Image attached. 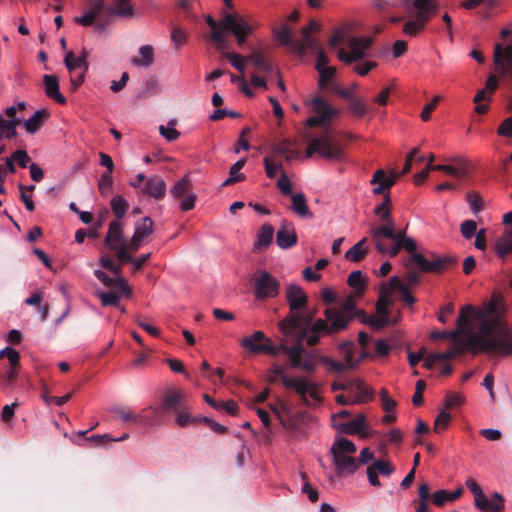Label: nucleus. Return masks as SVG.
<instances>
[{
    "label": "nucleus",
    "instance_id": "1",
    "mask_svg": "<svg viewBox=\"0 0 512 512\" xmlns=\"http://www.w3.org/2000/svg\"><path fill=\"white\" fill-rule=\"evenodd\" d=\"M431 339L460 341L473 353L483 351L500 356L512 355V330L504 320V310L496 303L476 313L471 306L463 307L457 318V329L434 331Z\"/></svg>",
    "mask_w": 512,
    "mask_h": 512
},
{
    "label": "nucleus",
    "instance_id": "2",
    "mask_svg": "<svg viewBox=\"0 0 512 512\" xmlns=\"http://www.w3.org/2000/svg\"><path fill=\"white\" fill-rule=\"evenodd\" d=\"M205 21L211 28L209 39L215 43L216 49L219 51L226 48L225 33L227 31L234 34L239 45H243L253 31L252 26L241 16L231 13H225L219 22L215 21L211 15H206Z\"/></svg>",
    "mask_w": 512,
    "mask_h": 512
},
{
    "label": "nucleus",
    "instance_id": "3",
    "mask_svg": "<svg viewBox=\"0 0 512 512\" xmlns=\"http://www.w3.org/2000/svg\"><path fill=\"white\" fill-rule=\"evenodd\" d=\"M403 249L410 254L405 263L406 268H410V265L414 264L422 272L442 273L457 263L456 257H441L429 251L426 253L417 252V244L410 237L403 240Z\"/></svg>",
    "mask_w": 512,
    "mask_h": 512
},
{
    "label": "nucleus",
    "instance_id": "4",
    "mask_svg": "<svg viewBox=\"0 0 512 512\" xmlns=\"http://www.w3.org/2000/svg\"><path fill=\"white\" fill-rule=\"evenodd\" d=\"M323 314L331 322L330 330L332 331H344L356 317H359L361 322L367 320L366 313L357 309L355 299L351 295L339 306L326 308Z\"/></svg>",
    "mask_w": 512,
    "mask_h": 512
},
{
    "label": "nucleus",
    "instance_id": "5",
    "mask_svg": "<svg viewBox=\"0 0 512 512\" xmlns=\"http://www.w3.org/2000/svg\"><path fill=\"white\" fill-rule=\"evenodd\" d=\"M355 444L347 438L336 439L331 446V454L337 476L352 475L359 468V461L353 455Z\"/></svg>",
    "mask_w": 512,
    "mask_h": 512
},
{
    "label": "nucleus",
    "instance_id": "6",
    "mask_svg": "<svg viewBox=\"0 0 512 512\" xmlns=\"http://www.w3.org/2000/svg\"><path fill=\"white\" fill-rule=\"evenodd\" d=\"M398 175L393 174L390 177L386 176L384 170H377L371 180V184L377 185L373 189V193L376 195L383 194V201L374 208V213L383 222L394 221L391 216V198L386 190L390 189L396 182Z\"/></svg>",
    "mask_w": 512,
    "mask_h": 512
},
{
    "label": "nucleus",
    "instance_id": "7",
    "mask_svg": "<svg viewBox=\"0 0 512 512\" xmlns=\"http://www.w3.org/2000/svg\"><path fill=\"white\" fill-rule=\"evenodd\" d=\"M417 10L415 17L403 26V32L411 37L416 36L425 29L426 24L437 13L438 4L435 0H414Z\"/></svg>",
    "mask_w": 512,
    "mask_h": 512
},
{
    "label": "nucleus",
    "instance_id": "8",
    "mask_svg": "<svg viewBox=\"0 0 512 512\" xmlns=\"http://www.w3.org/2000/svg\"><path fill=\"white\" fill-rule=\"evenodd\" d=\"M241 346L252 354H267L271 356H276L280 352L287 354L292 349V346L283 343L275 346L272 340L262 331H255L252 335L242 338Z\"/></svg>",
    "mask_w": 512,
    "mask_h": 512
},
{
    "label": "nucleus",
    "instance_id": "9",
    "mask_svg": "<svg viewBox=\"0 0 512 512\" xmlns=\"http://www.w3.org/2000/svg\"><path fill=\"white\" fill-rule=\"evenodd\" d=\"M305 153L306 157H311L314 153H318L327 160H341L344 157L342 145L328 134L313 138L308 144Z\"/></svg>",
    "mask_w": 512,
    "mask_h": 512
},
{
    "label": "nucleus",
    "instance_id": "10",
    "mask_svg": "<svg viewBox=\"0 0 512 512\" xmlns=\"http://www.w3.org/2000/svg\"><path fill=\"white\" fill-rule=\"evenodd\" d=\"M314 313H303L296 311L290 313L279 323V329L285 336L293 334L294 330H298L300 336H306L310 327L314 324Z\"/></svg>",
    "mask_w": 512,
    "mask_h": 512
},
{
    "label": "nucleus",
    "instance_id": "11",
    "mask_svg": "<svg viewBox=\"0 0 512 512\" xmlns=\"http://www.w3.org/2000/svg\"><path fill=\"white\" fill-rule=\"evenodd\" d=\"M253 282L254 295L257 299L274 298L279 294V281L265 270H257L253 276Z\"/></svg>",
    "mask_w": 512,
    "mask_h": 512
},
{
    "label": "nucleus",
    "instance_id": "12",
    "mask_svg": "<svg viewBox=\"0 0 512 512\" xmlns=\"http://www.w3.org/2000/svg\"><path fill=\"white\" fill-rule=\"evenodd\" d=\"M311 110L316 114L307 119L306 125L309 127H319L327 124L331 119L339 114L338 110L328 105L322 97H315L310 101Z\"/></svg>",
    "mask_w": 512,
    "mask_h": 512
},
{
    "label": "nucleus",
    "instance_id": "13",
    "mask_svg": "<svg viewBox=\"0 0 512 512\" xmlns=\"http://www.w3.org/2000/svg\"><path fill=\"white\" fill-rule=\"evenodd\" d=\"M319 29L320 25L315 20H311L307 26L303 27L301 29L303 39L295 41L294 52L303 57L306 54L307 49H310L313 53L321 50L322 47L318 40L311 35L312 32L318 31Z\"/></svg>",
    "mask_w": 512,
    "mask_h": 512
},
{
    "label": "nucleus",
    "instance_id": "14",
    "mask_svg": "<svg viewBox=\"0 0 512 512\" xmlns=\"http://www.w3.org/2000/svg\"><path fill=\"white\" fill-rule=\"evenodd\" d=\"M284 387L286 389L294 390L305 404H308L307 396L318 400V385L315 382L308 381L303 377L285 378Z\"/></svg>",
    "mask_w": 512,
    "mask_h": 512
},
{
    "label": "nucleus",
    "instance_id": "15",
    "mask_svg": "<svg viewBox=\"0 0 512 512\" xmlns=\"http://www.w3.org/2000/svg\"><path fill=\"white\" fill-rule=\"evenodd\" d=\"M372 39L368 37H356L349 41L350 53H346L344 49L338 51V58L346 64L362 59L365 51L371 46Z\"/></svg>",
    "mask_w": 512,
    "mask_h": 512
},
{
    "label": "nucleus",
    "instance_id": "16",
    "mask_svg": "<svg viewBox=\"0 0 512 512\" xmlns=\"http://www.w3.org/2000/svg\"><path fill=\"white\" fill-rule=\"evenodd\" d=\"M493 61L501 77H512V46L503 47L497 43L494 47Z\"/></svg>",
    "mask_w": 512,
    "mask_h": 512
},
{
    "label": "nucleus",
    "instance_id": "17",
    "mask_svg": "<svg viewBox=\"0 0 512 512\" xmlns=\"http://www.w3.org/2000/svg\"><path fill=\"white\" fill-rule=\"evenodd\" d=\"M159 407L165 415L168 413H176L181 409H187L184 394L176 388L168 389L163 395Z\"/></svg>",
    "mask_w": 512,
    "mask_h": 512
},
{
    "label": "nucleus",
    "instance_id": "18",
    "mask_svg": "<svg viewBox=\"0 0 512 512\" xmlns=\"http://www.w3.org/2000/svg\"><path fill=\"white\" fill-rule=\"evenodd\" d=\"M394 228V221H385L382 225L371 227L370 235L379 253L386 254L387 245L383 242V238L392 239L394 237Z\"/></svg>",
    "mask_w": 512,
    "mask_h": 512
},
{
    "label": "nucleus",
    "instance_id": "19",
    "mask_svg": "<svg viewBox=\"0 0 512 512\" xmlns=\"http://www.w3.org/2000/svg\"><path fill=\"white\" fill-rule=\"evenodd\" d=\"M331 322L325 319H317L314 324L310 327L309 332L306 336H300L301 338L306 339V343L308 346H315L319 343L321 335H335L340 333L341 331H332L330 330Z\"/></svg>",
    "mask_w": 512,
    "mask_h": 512
},
{
    "label": "nucleus",
    "instance_id": "20",
    "mask_svg": "<svg viewBox=\"0 0 512 512\" xmlns=\"http://www.w3.org/2000/svg\"><path fill=\"white\" fill-rule=\"evenodd\" d=\"M285 297L291 313L301 311L307 306L308 297L299 285L289 284L286 288Z\"/></svg>",
    "mask_w": 512,
    "mask_h": 512
},
{
    "label": "nucleus",
    "instance_id": "21",
    "mask_svg": "<svg viewBox=\"0 0 512 512\" xmlns=\"http://www.w3.org/2000/svg\"><path fill=\"white\" fill-rule=\"evenodd\" d=\"M276 243L282 249H289L297 244V234L292 222L282 220L276 233Z\"/></svg>",
    "mask_w": 512,
    "mask_h": 512
},
{
    "label": "nucleus",
    "instance_id": "22",
    "mask_svg": "<svg viewBox=\"0 0 512 512\" xmlns=\"http://www.w3.org/2000/svg\"><path fill=\"white\" fill-rule=\"evenodd\" d=\"M106 14H104V1L103 0H92L90 2V9L87 13L80 17L75 18V22L88 27L94 24L96 19H104Z\"/></svg>",
    "mask_w": 512,
    "mask_h": 512
},
{
    "label": "nucleus",
    "instance_id": "23",
    "mask_svg": "<svg viewBox=\"0 0 512 512\" xmlns=\"http://www.w3.org/2000/svg\"><path fill=\"white\" fill-rule=\"evenodd\" d=\"M141 192L142 194L148 195L156 200H161L166 195V183L160 176H151L146 179Z\"/></svg>",
    "mask_w": 512,
    "mask_h": 512
},
{
    "label": "nucleus",
    "instance_id": "24",
    "mask_svg": "<svg viewBox=\"0 0 512 512\" xmlns=\"http://www.w3.org/2000/svg\"><path fill=\"white\" fill-rule=\"evenodd\" d=\"M125 237L123 233L122 222L119 220H113L109 224L108 232L104 239V244L110 250H116L118 246L124 243Z\"/></svg>",
    "mask_w": 512,
    "mask_h": 512
},
{
    "label": "nucleus",
    "instance_id": "25",
    "mask_svg": "<svg viewBox=\"0 0 512 512\" xmlns=\"http://www.w3.org/2000/svg\"><path fill=\"white\" fill-rule=\"evenodd\" d=\"M293 142L290 139H283L280 142L273 143L270 146L271 156H284L287 162L300 157V152L293 147Z\"/></svg>",
    "mask_w": 512,
    "mask_h": 512
},
{
    "label": "nucleus",
    "instance_id": "26",
    "mask_svg": "<svg viewBox=\"0 0 512 512\" xmlns=\"http://www.w3.org/2000/svg\"><path fill=\"white\" fill-rule=\"evenodd\" d=\"M505 499L502 494L494 492L491 498L485 495L479 501H476V507L483 512H502L504 510Z\"/></svg>",
    "mask_w": 512,
    "mask_h": 512
},
{
    "label": "nucleus",
    "instance_id": "27",
    "mask_svg": "<svg viewBox=\"0 0 512 512\" xmlns=\"http://www.w3.org/2000/svg\"><path fill=\"white\" fill-rule=\"evenodd\" d=\"M96 278L101 281L106 287H112L115 290H119L122 292V294H125L127 297L132 294L131 288L128 286L125 279L118 277V278H112L108 276L105 272L102 270H96L94 272Z\"/></svg>",
    "mask_w": 512,
    "mask_h": 512
},
{
    "label": "nucleus",
    "instance_id": "28",
    "mask_svg": "<svg viewBox=\"0 0 512 512\" xmlns=\"http://www.w3.org/2000/svg\"><path fill=\"white\" fill-rule=\"evenodd\" d=\"M366 417L364 414H358L353 419L347 422L336 424L338 430L347 435L361 434L362 437H366V433H362V429L365 423Z\"/></svg>",
    "mask_w": 512,
    "mask_h": 512
},
{
    "label": "nucleus",
    "instance_id": "29",
    "mask_svg": "<svg viewBox=\"0 0 512 512\" xmlns=\"http://www.w3.org/2000/svg\"><path fill=\"white\" fill-rule=\"evenodd\" d=\"M43 82L46 95L59 104H65L66 98L60 93L59 81L55 75H44Z\"/></svg>",
    "mask_w": 512,
    "mask_h": 512
},
{
    "label": "nucleus",
    "instance_id": "30",
    "mask_svg": "<svg viewBox=\"0 0 512 512\" xmlns=\"http://www.w3.org/2000/svg\"><path fill=\"white\" fill-rule=\"evenodd\" d=\"M274 235V228L271 224H263L257 233V240L254 242L253 250L259 252L268 248Z\"/></svg>",
    "mask_w": 512,
    "mask_h": 512
},
{
    "label": "nucleus",
    "instance_id": "31",
    "mask_svg": "<svg viewBox=\"0 0 512 512\" xmlns=\"http://www.w3.org/2000/svg\"><path fill=\"white\" fill-rule=\"evenodd\" d=\"M496 254L505 259L512 253V227L504 230L502 235L495 242Z\"/></svg>",
    "mask_w": 512,
    "mask_h": 512
},
{
    "label": "nucleus",
    "instance_id": "32",
    "mask_svg": "<svg viewBox=\"0 0 512 512\" xmlns=\"http://www.w3.org/2000/svg\"><path fill=\"white\" fill-rule=\"evenodd\" d=\"M350 386H352V392L350 395H353V403H365L372 399V390L365 386L362 381L356 379L351 380Z\"/></svg>",
    "mask_w": 512,
    "mask_h": 512
},
{
    "label": "nucleus",
    "instance_id": "33",
    "mask_svg": "<svg viewBox=\"0 0 512 512\" xmlns=\"http://www.w3.org/2000/svg\"><path fill=\"white\" fill-rule=\"evenodd\" d=\"M291 202H292L291 210L296 215H298L299 217H302V218H312L313 217V214L308 207L307 199H306V196L304 195V193L300 192V193L293 194L291 196Z\"/></svg>",
    "mask_w": 512,
    "mask_h": 512
},
{
    "label": "nucleus",
    "instance_id": "34",
    "mask_svg": "<svg viewBox=\"0 0 512 512\" xmlns=\"http://www.w3.org/2000/svg\"><path fill=\"white\" fill-rule=\"evenodd\" d=\"M112 413L127 425H141L142 414L134 413L131 409L123 406H117L112 409Z\"/></svg>",
    "mask_w": 512,
    "mask_h": 512
},
{
    "label": "nucleus",
    "instance_id": "35",
    "mask_svg": "<svg viewBox=\"0 0 512 512\" xmlns=\"http://www.w3.org/2000/svg\"><path fill=\"white\" fill-rule=\"evenodd\" d=\"M50 113L47 109L37 110L23 125L29 134H35L39 131L44 121L49 117Z\"/></svg>",
    "mask_w": 512,
    "mask_h": 512
},
{
    "label": "nucleus",
    "instance_id": "36",
    "mask_svg": "<svg viewBox=\"0 0 512 512\" xmlns=\"http://www.w3.org/2000/svg\"><path fill=\"white\" fill-rule=\"evenodd\" d=\"M131 0H115L113 5L104 6V14L112 16H131L133 14Z\"/></svg>",
    "mask_w": 512,
    "mask_h": 512
},
{
    "label": "nucleus",
    "instance_id": "37",
    "mask_svg": "<svg viewBox=\"0 0 512 512\" xmlns=\"http://www.w3.org/2000/svg\"><path fill=\"white\" fill-rule=\"evenodd\" d=\"M391 288L388 283H383L380 289V297L376 303V311L379 316H389L390 312L388 306L392 305V300L389 297Z\"/></svg>",
    "mask_w": 512,
    "mask_h": 512
},
{
    "label": "nucleus",
    "instance_id": "38",
    "mask_svg": "<svg viewBox=\"0 0 512 512\" xmlns=\"http://www.w3.org/2000/svg\"><path fill=\"white\" fill-rule=\"evenodd\" d=\"M141 414L143 419L141 421V425L144 426H153L160 424L162 422L163 417L165 416L160 407L154 406L145 408Z\"/></svg>",
    "mask_w": 512,
    "mask_h": 512
},
{
    "label": "nucleus",
    "instance_id": "39",
    "mask_svg": "<svg viewBox=\"0 0 512 512\" xmlns=\"http://www.w3.org/2000/svg\"><path fill=\"white\" fill-rule=\"evenodd\" d=\"M389 285V288L392 290H397L401 295L403 301L408 304L412 305L416 302L415 297L411 294L409 288L407 285H405L399 277L394 276L392 277L389 282H387Z\"/></svg>",
    "mask_w": 512,
    "mask_h": 512
},
{
    "label": "nucleus",
    "instance_id": "40",
    "mask_svg": "<svg viewBox=\"0 0 512 512\" xmlns=\"http://www.w3.org/2000/svg\"><path fill=\"white\" fill-rule=\"evenodd\" d=\"M154 61V50L150 45H143L139 48V57L131 59V63L139 67H148Z\"/></svg>",
    "mask_w": 512,
    "mask_h": 512
},
{
    "label": "nucleus",
    "instance_id": "41",
    "mask_svg": "<svg viewBox=\"0 0 512 512\" xmlns=\"http://www.w3.org/2000/svg\"><path fill=\"white\" fill-rule=\"evenodd\" d=\"M367 238L364 237L356 244H354L346 253L345 258L351 262H360L367 255V248L365 247L367 243Z\"/></svg>",
    "mask_w": 512,
    "mask_h": 512
},
{
    "label": "nucleus",
    "instance_id": "42",
    "mask_svg": "<svg viewBox=\"0 0 512 512\" xmlns=\"http://www.w3.org/2000/svg\"><path fill=\"white\" fill-rule=\"evenodd\" d=\"M248 60L260 72L271 73L273 66L261 51H254L248 56Z\"/></svg>",
    "mask_w": 512,
    "mask_h": 512
},
{
    "label": "nucleus",
    "instance_id": "43",
    "mask_svg": "<svg viewBox=\"0 0 512 512\" xmlns=\"http://www.w3.org/2000/svg\"><path fill=\"white\" fill-rule=\"evenodd\" d=\"M465 350H468L467 347L461 344L460 341H456L448 351L432 353V358H434L436 362H445L457 355L463 354Z\"/></svg>",
    "mask_w": 512,
    "mask_h": 512
},
{
    "label": "nucleus",
    "instance_id": "44",
    "mask_svg": "<svg viewBox=\"0 0 512 512\" xmlns=\"http://www.w3.org/2000/svg\"><path fill=\"white\" fill-rule=\"evenodd\" d=\"M154 223L150 217H144L136 222L134 236L141 240H145L153 233Z\"/></svg>",
    "mask_w": 512,
    "mask_h": 512
},
{
    "label": "nucleus",
    "instance_id": "45",
    "mask_svg": "<svg viewBox=\"0 0 512 512\" xmlns=\"http://www.w3.org/2000/svg\"><path fill=\"white\" fill-rule=\"evenodd\" d=\"M97 297L101 300V304L104 307L108 306H119L120 299L123 296H126L125 294H122L121 291H110V292H97Z\"/></svg>",
    "mask_w": 512,
    "mask_h": 512
},
{
    "label": "nucleus",
    "instance_id": "46",
    "mask_svg": "<svg viewBox=\"0 0 512 512\" xmlns=\"http://www.w3.org/2000/svg\"><path fill=\"white\" fill-rule=\"evenodd\" d=\"M275 36L283 46H289L295 50V39L292 37V31L288 25H283L281 28L274 31Z\"/></svg>",
    "mask_w": 512,
    "mask_h": 512
},
{
    "label": "nucleus",
    "instance_id": "47",
    "mask_svg": "<svg viewBox=\"0 0 512 512\" xmlns=\"http://www.w3.org/2000/svg\"><path fill=\"white\" fill-rule=\"evenodd\" d=\"M265 173L268 178L273 179L279 171L283 172L282 162H277L275 156H265L263 159Z\"/></svg>",
    "mask_w": 512,
    "mask_h": 512
},
{
    "label": "nucleus",
    "instance_id": "48",
    "mask_svg": "<svg viewBox=\"0 0 512 512\" xmlns=\"http://www.w3.org/2000/svg\"><path fill=\"white\" fill-rule=\"evenodd\" d=\"M188 39V31L180 24H175L171 28V41L176 48L183 46Z\"/></svg>",
    "mask_w": 512,
    "mask_h": 512
},
{
    "label": "nucleus",
    "instance_id": "49",
    "mask_svg": "<svg viewBox=\"0 0 512 512\" xmlns=\"http://www.w3.org/2000/svg\"><path fill=\"white\" fill-rule=\"evenodd\" d=\"M348 285L355 289L358 296L364 293L366 282L360 270L353 271L348 277Z\"/></svg>",
    "mask_w": 512,
    "mask_h": 512
},
{
    "label": "nucleus",
    "instance_id": "50",
    "mask_svg": "<svg viewBox=\"0 0 512 512\" xmlns=\"http://www.w3.org/2000/svg\"><path fill=\"white\" fill-rule=\"evenodd\" d=\"M128 207V202L122 196H114L111 200V209L115 214V220L121 221L123 216L126 214Z\"/></svg>",
    "mask_w": 512,
    "mask_h": 512
},
{
    "label": "nucleus",
    "instance_id": "51",
    "mask_svg": "<svg viewBox=\"0 0 512 512\" xmlns=\"http://www.w3.org/2000/svg\"><path fill=\"white\" fill-rule=\"evenodd\" d=\"M194 0H179L178 1V8L182 11L184 19L191 21V22H197L198 16L194 12Z\"/></svg>",
    "mask_w": 512,
    "mask_h": 512
},
{
    "label": "nucleus",
    "instance_id": "52",
    "mask_svg": "<svg viewBox=\"0 0 512 512\" xmlns=\"http://www.w3.org/2000/svg\"><path fill=\"white\" fill-rule=\"evenodd\" d=\"M349 104L351 113L358 118L364 117L369 112V107L361 98L355 97L349 101Z\"/></svg>",
    "mask_w": 512,
    "mask_h": 512
},
{
    "label": "nucleus",
    "instance_id": "53",
    "mask_svg": "<svg viewBox=\"0 0 512 512\" xmlns=\"http://www.w3.org/2000/svg\"><path fill=\"white\" fill-rule=\"evenodd\" d=\"M190 190L191 181L187 177H183L175 183L170 192L174 198H180L189 194Z\"/></svg>",
    "mask_w": 512,
    "mask_h": 512
},
{
    "label": "nucleus",
    "instance_id": "54",
    "mask_svg": "<svg viewBox=\"0 0 512 512\" xmlns=\"http://www.w3.org/2000/svg\"><path fill=\"white\" fill-rule=\"evenodd\" d=\"M304 352L305 349L301 344L292 346V349L286 354L289 358L291 367L300 368Z\"/></svg>",
    "mask_w": 512,
    "mask_h": 512
},
{
    "label": "nucleus",
    "instance_id": "55",
    "mask_svg": "<svg viewBox=\"0 0 512 512\" xmlns=\"http://www.w3.org/2000/svg\"><path fill=\"white\" fill-rule=\"evenodd\" d=\"M3 358H7L11 367L19 368L20 367V354L18 351L13 349L10 346L5 347L0 351V360Z\"/></svg>",
    "mask_w": 512,
    "mask_h": 512
},
{
    "label": "nucleus",
    "instance_id": "56",
    "mask_svg": "<svg viewBox=\"0 0 512 512\" xmlns=\"http://www.w3.org/2000/svg\"><path fill=\"white\" fill-rule=\"evenodd\" d=\"M466 200L473 213H479L483 210V200L480 194L476 191H470L466 194Z\"/></svg>",
    "mask_w": 512,
    "mask_h": 512
},
{
    "label": "nucleus",
    "instance_id": "57",
    "mask_svg": "<svg viewBox=\"0 0 512 512\" xmlns=\"http://www.w3.org/2000/svg\"><path fill=\"white\" fill-rule=\"evenodd\" d=\"M452 162L454 163V169L456 170L457 178H464L468 175L470 170V164L467 159L463 157L453 158Z\"/></svg>",
    "mask_w": 512,
    "mask_h": 512
},
{
    "label": "nucleus",
    "instance_id": "58",
    "mask_svg": "<svg viewBox=\"0 0 512 512\" xmlns=\"http://www.w3.org/2000/svg\"><path fill=\"white\" fill-rule=\"evenodd\" d=\"M289 378L286 373L285 369L282 366H279L277 364H273L271 369L268 372L267 380L270 384H274L277 382L278 379L281 380L282 384L284 385V379Z\"/></svg>",
    "mask_w": 512,
    "mask_h": 512
},
{
    "label": "nucleus",
    "instance_id": "59",
    "mask_svg": "<svg viewBox=\"0 0 512 512\" xmlns=\"http://www.w3.org/2000/svg\"><path fill=\"white\" fill-rule=\"evenodd\" d=\"M317 71L319 73L318 85L323 89L331 83V80L336 73V68L327 67Z\"/></svg>",
    "mask_w": 512,
    "mask_h": 512
},
{
    "label": "nucleus",
    "instance_id": "60",
    "mask_svg": "<svg viewBox=\"0 0 512 512\" xmlns=\"http://www.w3.org/2000/svg\"><path fill=\"white\" fill-rule=\"evenodd\" d=\"M370 466L382 476H390L395 471L394 466L385 460H376Z\"/></svg>",
    "mask_w": 512,
    "mask_h": 512
},
{
    "label": "nucleus",
    "instance_id": "61",
    "mask_svg": "<svg viewBox=\"0 0 512 512\" xmlns=\"http://www.w3.org/2000/svg\"><path fill=\"white\" fill-rule=\"evenodd\" d=\"M317 358L311 353H304L299 369L307 373H313L317 367Z\"/></svg>",
    "mask_w": 512,
    "mask_h": 512
},
{
    "label": "nucleus",
    "instance_id": "62",
    "mask_svg": "<svg viewBox=\"0 0 512 512\" xmlns=\"http://www.w3.org/2000/svg\"><path fill=\"white\" fill-rule=\"evenodd\" d=\"M174 126L175 122L173 121H171L168 126H159V133L169 142L175 141L180 136V133Z\"/></svg>",
    "mask_w": 512,
    "mask_h": 512
},
{
    "label": "nucleus",
    "instance_id": "63",
    "mask_svg": "<svg viewBox=\"0 0 512 512\" xmlns=\"http://www.w3.org/2000/svg\"><path fill=\"white\" fill-rule=\"evenodd\" d=\"M176 414V423L178 426L180 427H185L189 424H194L196 422L199 421V418H196V417H192L187 411L186 409H181V410H178V412L175 413Z\"/></svg>",
    "mask_w": 512,
    "mask_h": 512
},
{
    "label": "nucleus",
    "instance_id": "64",
    "mask_svg": "<svg viewBox=\"0 0 512 512\" xmlns=\"http://www.w3.org/2000/svg\"><path fill=\"white\" fill-rule=\"evenodd\" d=\"M451 421V416L446 411H441L439 415L436 417L434 422V431L439 433L443 430H446Z\"/></svg>",
    "mask_w": 512,
    "mask_h": 512
}]
</instances>
